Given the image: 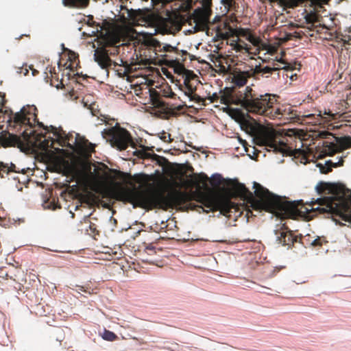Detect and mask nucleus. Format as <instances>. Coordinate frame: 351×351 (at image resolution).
<instances>
[{
	"mask_svg": "<svg viewBox=\"0 0 351 351\" xmlns=\"http://www.w3.org/2000/svg\"><path fill=\"white\" fill-rule=\"evenodd\" d=\"M269 290H270L269 288L263 287V286H258L257 289H256L257 291L261 292V293H269L267 291Z\"/></svg>",
	"mask_w": 351,
	"mask_h": 351,
	"instance_id": "nucleus-26",
	"label": "nucleus"
},
{
	"mask_svg": "<svg viewBox=\"0 0 351 351\" xmlns=\"http://www.w3.org/2000/svg\"><path fill=\"white\" fill-rule=\"evenodd\" d=\"M184 95L189 98L190 101H195L197 102H199L202 101V98L198 95L191 96L188 94L186 92H184Z\"/></svg>",
	"mask_w": 351,
	"mask_h": 351,
	"instance_id": "nucleus-23",
	"label": "nucleus"
},
{
	"mask_svg": "<svg viewBox=\"0 0 351 351\" xmlns=\"http://www.w3.org/2000/svg\"><path fill=\"white\" fill-rule=\"evenodd\" d=\"M306 21L308 23H313L315 22V20L313 19H306Z\"/></svg>",
	"mask_w": 351,
	"mask_h": 351,
	"instance_id": "nucleus-35",
	"label": "nucleus"
},
{
	"mask_svg": "<svg viewBox=\"0 0 351 351\" xmlns=\"http://www.w3.org/2000/svg\"><path fill=\"white\" fill-rule=\"evenodd\" d=\"M160 138L164 142L171 141V137L169 134H167L165 132H163L160 136Z\"/></svg>",
	"mask_w": 351,
	"mask_h": 351,
	"instance_id": "nucleus-24",
	"label": "nucleus"
},
{
	"mask_svg": "<svg viewBox=\"0 0 351 351\" xmlns=\"http://www.w3.org/2000/svg\"><path fill=\"white\" fill-rule=\"evenodd\" d=\"M276 241L282 245H289L292 241V237L288 234L285 230H275Z\"/></svg>",
	"mask_w": 351,
	"mask_h": 351,
	"instance_id": "nucleus-11",
	"label": "nucleus"
},
{
	"mask_svg": "<svg viewBox=\"0 0 351 351\" xmlns=\"http://www.w3.org/2000/svg\"><path fill=\"white\" fill-rule=\"evenodd\" d=\"M175 49V47H173L171 45L169 44H166L163 46V50L165 51H170Z\"/></svg>",
	"mask_w": 351,
	"mask_h": 351,
	"instance_id": "nucleus-29",
	"label": "nucleus"
},
{
	"mask_svg": "<svg viewBox=\"0 0 351 351\" xmlns=\"http://www.w3.org/2000/svg\"><path fill=\"white\" fill-rule=\"evenodd\" d=\"M176 95V94L173 92H171L170 94L168 95L169 97H173Z\"/></svg>",
	"mask_w": 351,
	"mask_h": 351,
	"instance_id": "nucleus-36",
	"label": "nucleus"
},
{
	"mask_svg": "<svg viewBox=\"0 0 351 351\" xmlns=\"http://www.w3.org/2000/svg\"><path fill=\"white\" fill-rule=\"evenodd\" d=\"M246 79L243 77H234V82L238 86H243L246 84Z\"/></svg>",
	"mask_w": 351,
	"mask_h": 351,
	"instance_id": "nucleus-19",
	"label": "nucleus"
},
{
	"mask_svg": "<svg viewBox=\"0 0 351 351\" xmlns=\"http://www.w3.org/2000/svg\"><path fill=\"white\" fill-rule=\"evenodd\" d=\"M218 351H232V348L229 346L226 345H218L215 348Z\"/></svg>",
	"mask_w": 351,
	"mask_h": 351,
	"instance_id": "nucleus-22",
	"label": "nucleus"
},
{
	"mask_svg": "<svg viewBox=\"0 0 351 351\" xmlns=\"http://www.w3.org/2000/svg\"><path fill=\"white\" fill-rule=\"evenodd\" d=\"M102 137L109 141L110 145L117 149L123 150L126 149L132 143L129 132L123 128L110 127L104 128L101 132Z\"/></svg>",
	"mask_w": 351,
	"mask_h": 351,
	"instance_id": "nucleus-6",
	"label": "nucleus"
},
{
	"mask_svg": "<svg viewBox=\"0 0 351 351\" xmlns=\"http://www.w3.org/2000/svg\"><path fill=\"white\" fill-rule=\"evenodd\" d=\"M36 107L34 106H27V107H22L19 111L16 112L14 115L15 122L21 124H25L27 121L29 122V119L27 118V114H35Z\"/></svg>",
	"mask_w": 351,
	"mask_h": 351,
	"instance_id": "nucleus-9",
	"label": "nucleus"
},
{
	"mask_svg": "<svg viewBox=\"0 0 351 351\" xmlns=\"http://www.w3.org/2000/svg\"><path fill=\"white\" fill-rule=\"evenodd\" d=\"M88 3V0H62V4L64 6L71 8L85 7Z\"/></svg>",
	"mask_w": 351,
	"mask_h": 351,
	"instance_id": "nucleus-13",
	"label": "nucleus"
},
{
	"mask_svg": "<svg viewBox=\"0 0 351 351\" xmlns=\"http://www.w3.org/2000/svg\"><path fill=\"white\" fill-rule=\"evenodd\" d=\"M344 157L343 156H337L335 159L326 160L324 165L319 163L317 165V167H319V171L322 173H326L331 171L332 168L342 166Z\"/></svg>",
	"mask_w": 351,
	"mask_h": 351,
	"instance_id": "nucleus-10",
	"label": "nucleus"
},
{
	"mask_svg": "<svg viewBox=\"0 0 351 351\" xmlns=\"http://www.w3.org/2000/svg\"><path fill=\"white\" fill-rule=\"evenodd\" d=\"M319 206L312 209L319 210L322 213H333L347 222H351V197L348 200H340L338 202H328L322 198H317L315 200Z\"/></svg>",
	"mask_w": 351,
	"mask_h": 351,
	"instance_id": "nucleus-4",
	"label": "nucleus"
},
{
	"mask_svg": "<svg viewBox=\"0 0 351 351\" xmlns=\"http://www.w3.org/2000/svg\"><path fill=\"white\" fill-rule=\"evenodd\" d=\"M256 143L260 146H265L274 152L286 154L288 152L287 144L282 141H278L272 132L261 134L256 138Z\"/></svg>",
	"mask_w": 351,
	"mask_h": 351,
	"instance_id": "nucleus-8",
	"label": "nucleus"
},
{
	"mask_svg": "<svg viewBox=\"0 0 351 351\" xmlns=\"http://www.w3.org/2000/svg\"><path fill=\"white\" fill-rule=\"evenodd\" d=\"M254 193L245 184L235 182L231 189V195L239 197L258 211L270 213L279 218H295L300 213L298 206L302 200L288 201L271 193L256 182H253Z\"/></svg>",
	"mask_w": 351,
	"mask_h": 351,
	"instance_id": "nucleus-1",
	"label": "nucleus"
},
{
	"mask_svg": "<svg viewBox=\"0 0 351 351\" xmlns=\"http://www.w3.org/2000/svg\"><path fill=\"white\" fill-rule=\"evenodd\" d=\"M178 347V346L177 344H174L173 345V348L169 349L170 351H178L179 350L177 349V348Z\"/></svg>",
	"mask_w": 351,
	"mask_h": 351,
	"instance_id": "nucleus-34",
	"label": "nucleus"
},
{
	"mask_svg": "<svg viewBox=\"0 0 351 351\" xmlns=\"http://www.w3.org/2000/svg\"><path fill=\"white\" fill-rule=\"evenodd\" d=\"M182 53H183L184 54L187 53L186 51H182Z\"/></svg>",
	"mask_w": 351,
	"mask_h": 351,
	"instance_id": "nucleus-39",
	"label": "nucleus"
},
{
	"mask_svg": "<svg viewBox=\"0 0 351 351\" xmlns=\"http://www.w3.org/2000/svg\"><path fill=\"white\" fill-rule=\"evenodd\" d=\"M126 202L132 204L133 208H161L165 197L161 193H147L145 192L130 190L124 195Z\"/></svg>",
	"mask_w": 351,
	"mask_h": 351,
	"instance_id": "nucleus-3",
	"label": "nucleus"
},
{
	"mask_svg": "<svg viewBox=\"0 0 351 351\" xmlns=\"http://www.w3.org/2000/svg\"><path fill=\"white\" fill-rule=\"evenodd\" d=\"M262 68L263 67L261 66V64L256 65L254 69V73L256 75L261 74Z\"/></svg>",
	"mask_w": 351,
	"mask_h": 351,
	"instance_id": "nucleus-28",
	"label": "nucleus"
},
{
	"mask_svg": "<svg viewBox=\"0 0 351 351\" xmlns=\"http://www.w3.org/2000/svg\"><path fill=\"white\" fill-rule=\"evenodd\" d=\"M270 2H274V1H276L277 0H269Z\"/></svg>",
	"mask_w": 351,
	"mask_h": 351,
	"instance_id": "nucleus-38",
	"label": "nucleus"
},
{
	"mask_svg": "<svg viewBox=\"0 0 351 351\" xmlns=\"http://www.w3.org/2000/svg\"><path fill=\"white\" fill-rule=\"evenodd\" d=\"M336 152L337 147L333 143H330V145L327 146L324 149V153L328 156H332Z\"/></svg>",
	"mask_w": 351,
	"mask_h": 351,
	"instance_id": "nucleus-18",
	"label": "nucleus"
},
{
	"mask_svg": "<svg viewBox=\"0 0 351 351\" xmlns=\"http://www.w3.org/2000/svg\"><path fill=\"white\" fill-rule=\"evenodd\" d=\"M219 97V95L218 93H213L212 96L210 97L211 102L216 101L217 99H218Z\"/></svg>",
	"mask_w": 351,
	"mask_h": 351,
	"instance_id": "nucleus-30",
	"label": "nucleus"
},
{
	"mask_svg": "<svg viewBox=\"0 0 351 351\" xmlns=\"http://www.w3.org/2000/svg\"><path fill=\"white\" fill-rule=\"evenodd\" d=\"M19 71H18V72L20 73H23L24 75H27V73L29 72L28 69H23V68H19Z\"/></svg>",
	"mask_w": 351,
	"mask_h": 351,
	"instance_id": "nucleus-31",
	"label": "nucleus"
},
{
	"mask_svg": "<svg viewBox=\"0 0 351 351\" xmlns=\"http://www.w3.org/2000/svg\"><path fill=\"white\" fill-rule=\"evenodd\" d=\"M324 185L325 183L323 182H319V183L317 184V185L315 186V190L318 193H320L322 192V191L324 188Z\"/></svg>",
	"mask_w": 351,
	"mask_h": 351,
	"instance_id": "nucleus-25",
	"label": "nucleus"
},
{
	"mask_svg": "<svg viewBox=\"0 0 351 351\" xmlns=\"http://www.w3.org/2000/svg\"><path fill=\"white\" fill-rule=\"evenodd\" d=\"M211 178H213V182L215 184H220L222 181V177L219 173L213 174Z\"/></svg>",
	"mask_w": 351,
	"mask_h": 351,
	"instance_id": "nucleus-20",
	"label": "nucleus"
},
{
	"mask_svg": "<svg viewBox=\"0 0 351 351\" xmlns=\"http://www.w3.org/2000/svg\"><path fill=\"white\" fill-rule=\"evenodd\" d=\"M214 206L215 209L220 210L221 213L225 215L232 208V203L227 199L221 198L217 200Z\"/></svg>",
	"mask_w": 351,
	"mask_h": 351,
	"instance_id": "nucleus-12",
	"label": "nucleus"
},
{
	"mask_svg": "<svg viewBox=\"0 0 351 351\" xmlns=\"http://www.w3.org/2000/svg\"><path fill=\"white\" fill-rule=\"evenodd\" d=\"M335 141L338 147L341 149L351 147L350 136L337 137L335 138Z\"/></svg>",
	"mask_w": 351,
	"mask_h": 351,
	"instance_id": "nucleus-14",
	"label": "nucleus"
},
{
	"mask_svg": "<svg viewBox=\"0 0 351 351\" xmlns=\"http://www.w3.org/2000/svg\"><path fill=\"white\" fill-rule=\"evenodd\" d=\"M65 141L73 152L81 156H86L94 149L95 145L78 133L68 134Z\"/></svg>",
	"mask_w": 351,
	"mask_h": 351,
	"instance_id": "nucleus-7",
	"label": "nucleus"
},
{
	"mask_svg": "<svg viewBox=\"0 0 351 351\" xmlns=\"http://www.w3.org/2000/svg\"><path fill=\"white\" fill-rule=\"evenodd\" d=\"M99 29L97 28L96 29H94V30H91L90 32L88 33H86V32H83V35H85V34H87L89 36H95L97 35V34L99 32Z\"/></svg>",
	"mask_w": 351,
	"mask_h": 351,
	"instance_id": "nucleus-27",
	"label": "nucleus"
},
{
	"mask_svg": "<svg viewBox=\"0 0 351 351\" xmlns=\"http://www.w3.org/2000/svg\"><path fill=\"white\" fill-rule=\"evenodd\" d=\"M233 97L230 95L228 98L226 97L224 95L221 96L220 102L221 104H228L230 100L233 101Z\"/></svg>",
	"mask_w": 351,
	"mask_h": 351,
	"instance_id": "nucleus-21",
	"label": "nucleus"
},
{
	"mask_svg": "<svg viewBox=\"0 0 351 351\" xmlns=\"http://www.w3.org/2000/svg\"><path fill=\"white\" fill-rule=\"evenodd\" d=\"M70 171L74 174V176H80V172L74 168H71Z\"/></svg>",
	"mask_w": 351,
	"mask_h": 351,
	"instance_id": "nucleus-32",
	"label": "nucleus"
},
{
	"mask_svg": "<svg viewBox=\"0 0 351 351\" xmlns=\"http://www.w3.org/2000/svg\"><path fill=\"white\" fill-rule=\"evenodd\" d=\"M229 114L232 119H234L235 121H238L242 117L243 113L241 110L238 108H231L230 110Z\"/></svg>",
	"mask_w": 351,
	"mask_h": 351,
	"instance_id": "nucleus-15",
	"label": "nucleus"
},
{
	"mask_svg": "<svg viewBox=\"0 0 351 351\" xmlns=\"http://www.w3.org/2000/svg\"><path fill=\"white\" fill-rule=\"evenodd\" d=\"M274 102V99H271L269 95L256 96L252 94V88L247 86L243 92H240L239 98L235 104H240L249 112L264 114L267 109L272 107Z\"/></svg>",
	"mask_w": 351,
	"mask_h": 351,
	"instance_id": "nucleus-2",
	"label": "nucleus"
},
{
	"mask_svg": "<svg viewBox=\"0 0 351 351\" xmlns=\"http://www.w3.org/2000/svg\"><path fill=\"white\" fill-rule=\"evenodd\" d=\"M101 337L104 340L111 341L114 340L117 336L113 332H111V331L107 330H104Z\"/></svg>",
	"mask_w": 351,
	"mask_h": 351,
	"instance_id": "nucleus-17",
	"label": "nucleus"
},
{
	"mask_svg": "<svg viewBox=\"0 0 351 351\" xmlns=\"http://www.w3.org/2000/svg\"><path fill=\"white\" fill-rule=\"evenodd\" d=\"M36 72H37L36 70H33V71H32V75H35V73H36Z\"/></svg>",
	"mask_w": 351,
	"mask_h": 351,
	"instance_id": "nucleus-37",
	"label": "nucleus"
},
{
	"mask_svg": "<svg viewBox=\"0 0 351 351\" xmlns=\"http://www.w3.org/2000/svg\"><path fill=\"white\" fill-rule=\"evenodd\" d=\"M99 43L101 47L95 50L93 59L99 67L104 71L106 75H108V69L110 67L112 64H114V66L118 65L117 63L113 62L110 58V56L117 54L119 53V47H114L110 49H106L112 44V41L106 38V35L104 36V38L99 41Z\"/></svg>",
	"mask_w": 351,
	"mask_h": 351,
	"instance_id": "nucleus-5",
	"label": "nucleus"
},
{
	"mask_svg": "<svg viewBox=\"0 0 351 351\" xmlns=\"http://www.w3.org/2000/svg\"><path fill=\"white\" fill-rule=\"evenodd\" d=\"M311 244L312 245H319V244H320V243H319V238H317V239H314V240L311 243Z\"/></svg>",
	"mask_w": 351,
	"mask_h": 351,
	"instance_id": "nucleus-33",
	"label": "nucleus"
},
{
	"mask_svg": "<svg viewBox=\"0 0 351 351\" xmlns=\"http://www.w3.org/2000/svg\"><path fill=\"white\" fill-rule=\"evenodd\" d=\"M279 69H280V68L278 66H276L275 65H274L273 66H265L262 68L261 75L263 76L265 74H270L273 71H278Z\"/></svg>",
	"mask_w": 351,
	"mask_h": 351,
	"instance_id": "nucleus-16",
	"label": "nucleus"
}]
</instances>
